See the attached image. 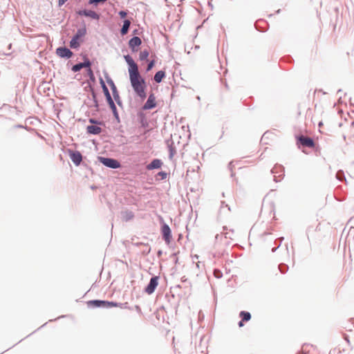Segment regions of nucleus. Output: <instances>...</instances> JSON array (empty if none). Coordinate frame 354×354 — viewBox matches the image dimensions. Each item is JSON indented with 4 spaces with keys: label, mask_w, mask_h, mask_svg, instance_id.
Returning <instances> with one entry per match:
<instances>
[{
    "label": "nucleus",
    "mask_w": 354,
    "mask_h": 354,
    "mask_svg": "<svg viewBox=\"0 0 354 354\" xmlns=\"http://www.w3.org/2000/svg\"><path fill=\"white\" fill-rule=\"evenodd\" d=\"M102 89L104 97L109 95V94H111L107 86H102Z\"/></svg>",
    "instance_id": "obj_44"
},
{
    "label": "nucleus",
    "mask_w": 354,
    "mask_h": 354,
    "mask_svg": "<svg viewBox=\"0 0 354 354\" xmlns=\"http://www.w3.org/2000/svg\"><path fill=\"white\" fill-rule=\"evenodd\" d=\"M83 66L80 62H78L74 65L72 66L71 67V71L73 72V73H77V72H79L80 71L82 68H83Z\"/></svg>",
    "instance_id": "obj_34"
},
{
    "label": "nucleus",
    "mask_w": 354,
    "mask_h": 354,
    "mask_svg": "<svg viewBox=\"0 0 354 354\" xmlns=\"http://www.w3.org/2000/svg\"><path fill=\"white\" fill-rule=\"evenodd\" d=\"M110 109L111 110V111L113 113V115L115 120L117 121L118 123H120V118L119 113L118 111L116 105L115 104L114 106H112V108H110Z\"/></svg>",
    "instance_id": "obj_30"
},
{
    "label": "nucleus",
    "mask_w": 354,
    "mask_h": 354,
    "mask_svg": "<svg viewBox=\"0 0 354 354\" xmlns=\"http://www.w3.org/2000/svg\"><path fill=\"white\" fill-rule=\"evenodd\" d=\"M124 59L128 66L130 83L135 94L141 100H145L147 84L145 79L141 76L138 71V64L129 54L124 55Z\"/></svg>",
    "instance_id": "obj_1"
},
{
    "label": "nucleus",
    "mask_w": 354,
    "mask_h": 354,
    "mask_svg": "<svg viewBox=\"0 0 354 354\" xmlns=\"http://www.w3.org/2000/svg\"><path fill=\"white\" fill-rule=\"evenodd\" d=\"M278 268L281 273L285 274L288 272L289 267L287 264L281 263L279 265Z\"/></svg>",
    "instance_id": "obj_33"
},
{
    "label": "nucleus",
    "mask_w": 354,
    "mask_h": 354,
    "mask_svg": "<svg viewBox=\"0 0 354 354\" xmlns=\"http://www.w3.org/2000/svg\"><path fill=\"white\" fill-rule=\"evenodd\" d=\"M149 50L147 49H145V50L140 51V53L139 54V59L140 61L147 60L149 57Z\"/></svg>",
    "instance_id": "obj_32"
},
{
    "label": "nucleus",
    "mask_w": 354,
    "mask_h": 354,
    "mask_svg": "<svg viewBox=\"0 0 354 354\" xmlns=\"http://www.w3.org/2000/svg\"><path fill=\"white\" fill-rule=\"evenodd\" d=\"M245 322H242V319H241V320L238 322V326L241 328V327H243L244 325H245Z\"/></svg>",
    "instance_id": "obj_51"
},
{
    "label": "nucleus",
    "mask_w": 354,
    "mask_h": 354,
    "mask_svg": "<svg viewBox=\"0 0 354 354\" xmlns=\"http://www.w3.org/2000/svg\"><path fill=\"white\" fill-rule=\"evenodd\" d=\"M75 13L78 16L89 17L91 19L97 20V21L100 20V17H101L100 13H97V12H95L93 10H88L86 8H83V9L76 10Z\"/></svg>",
    "instance_id": "obj_9"
},
{
    "label": "nucleus",
    "mask_w": 354,
    "mask_h": 354,
    "mask_svg": "<svg viewBox=\"0 0 354 354\" xmlns=\"http://www.w3.org/2000/svg\"><path fill=\"white\" fill-rule=\"evenodd\" d=\"M68 0H58V6H62Z\"/></svg>",
    "instance_id": "obj_49"
},
{
    "label": "nucleus",
    "mask_w": 354,
    "mask_h": 354,
    "mask_svg": "<svg viewBox=\"0 0 354 354\" xmlns=\"http://www.w3.org/2000/svg\"><path fill=\"white\" fill-rule=\"evenodd\" d=\"M280 11H281V10H280V9H279V10H277L276 11V13H277V14H279V13L280 12Z\"/></svg>",
    "instance_id": "obj_64"
},
{
    "label": "nucleus",
    "mask_w": 354,
    "mask_h": 354,
    "mask_svg": "<svg viewBox=\"0 0 354 354\" xmlns=\"http://www.w3.org/2000/svg\"><path fill=\"white\" fill-rule=\"evenodd\" d=\"M122 219L123 221L128 222L133 219L135 216L134 213L131 210H125L121 212Z\"/></svg>",
    "instance_id": "obj_20"
},
{
    "label": "nucleus",
    "mask_w": 354,
    "mask_h": 354,
    "mask_svg": "<svg viewBox=\"0 0 354 354\" xmlns=\"http://www.w3.org/2000/svg\"><path fill=\"white\" fill-rule=\"evenodd\" d=\"M342 89H339V90L337 91V93H342Z\"/></svg>",
    "instance_id": "obj_63"
},
{
    "label": "nucleus",
    "mask_w": 354,
    "mask_h": 354,
    "mask_svg": "<svg viewBox=\"0 0 354 354\" xmlns=\"http://www.w3.org/2000/svg\"><path fill=\"white\" fill-rule=\"evenodd\" d=\"M100 127L101 126L88 125L86 128V133L93 136L100 135L102 131V129Z\"/></svg>",
    "instance_id": "obj_16"
},
{
    "label": "nucleus",
    "mask_w": 354,
    "mask_h": 354,
    "mask_svg": "<svg viewBox=\"0 0 354 354\" xmlns=\"http://www.w3.org/2000/svg\"><path fill=\"white\" fill-rule=\"evenodd\" d=\"M234 167V161H230L228 164V169L231 171V177H234L235 174L232 171L233 168Z\"/></svg>",
    "instance_id": "obj_41"
},
{
    "label": "nucleus",
    "mask_w": 354,
    "mask_h": 354,
    "mask_svg": "<svg viewBox=\"0 0 354 354\" xmlns=\"http://www.w3.org/2000/svg\"><path fill=\"white\" fill-rule=\"evenodd\" d=\"M239 316L242 319V322H249L252 318L251 313L246 310L240 311Z\"/></svg>",
    "instance_id": "obj_23"
},
{
    "label": "nucleus",
    "mask_w": 354,
    "mask_h": 354,
    "mask_svg": "<svg viewBox=\"0 0 354 354\" xmlns=\"http://www.w3.org/2000/svg\"><path fill=\"white\" fill-rule=\"evenodd\" d=\"M87 33V28L85 22L83 21L81 27L78 28L75 35L71 37L69 46L72 49L78 50L84 41V37Z\"/></svg>",
    "instance_id": "obj_2"
},
{
    "label": "nucleus",
    "mask_w": 354,
    "mask_h": 354,
    "mask_svg": "<svg viewBox=\"0 0 354 354\" xmlns=\"http://www.w3.org/2000/svg\"><path fill=\"white\" fill-rule=\"evenodd\" d=\"M311 351H303L302 352H297L295 354H308Z\"/></svg>",
    "instance_id": "obj_52"
},
{
    "label": "nucleus",
    "mask_w": 354,
    "mask_h": 354,
    "mask_svg": "<svg viewBox=\"0 0 354 354\" xmlns=\"http://www.w3.org/2000/svg\"><path fill=\"white\" fill-rule=\"evenodd\" d=\"M155 65H156V60H154V59L150 60L147 64L146 69H145V72L148 73L149 71L152 70L153 68L155 66Z\"/></svg>",
    "instance_id": "obj_37"
},
{
    "label": "nucleus",
    "mask_w": 354,
    "mask_h": 354,
    "mask_svg": "<svg viewBox=\"0 0 354 354\" xmlns=\"http://www.w3.org/2000/svg\"><path fill=\"white\" fill-rule=\"evenodd\" d=\"M181 281L182 282H187L188 281V279L184 276V277H183L181 278Z\"/></svg>",
    "instance_id": "obj_57"
},
{
    "label": "nucleus",
    "mask_w": 354,
    "mask_h": 354,
    "mask_svg": "<svg viewBox=\"0 0 354 354\" xmlns=\"http://www.w3.org/2000/svg\"><path fill=\"white\" fill-rule=\"evenodd\" d=\"M82 59L83 62H81V63L83 67L85 68L86 70L91 68L93 62L88 59V56L86 55H82Z\"/></svg>",
    "instance_id": "obj_24"
},
{
    "label": "nucleus",
    "mask_w": 354,
    "mask_h": 354,
    "mask_svg": "<svg viewBox=\"0 0 354 354\" xmlns=\"http://www.w3.org/2000/svg\"><path fill=\"white\" fill-rule=\"evenodd\" d=\"M160 232L162 239L167 244H169L172 240L171 230L163 220L160 223Z\"/></svg>",
    "instance_id": "obj_7"
},
{
    "label": "nucleus",
    "mask_w": 354,
    "mask_h": 354,
    "mask_svg": "<svg viewBox=\"0 0 354 354\" xmlns=\"http://www.w3.org/2000/svg\"><path fill=\"white\" fill-rule=\"evenodd\" d=\"M285 247H286V249L287 253L288 254V253H289V251H288V243H286V244H285Z\"/></svg>",
    "instance_id": "obj_61"
},
{
    "label": "nucleus",
    "mask_w": 354,
    "mask_h": 354,
    "mask_svg": "<svg viewBox=\"0 0 354 354\" xmlns=\"http://www.w3.org/2000/svg\"><path fill=\"white\" fill-rule=\"evenodd\" d=\"M213 274L215 278L221 279L223 277V273L221 270L215 268L213 271Z\"/></svg>",
    "instance_id": "obj_38"
},
{
    "label": "nucleus",
    "mask_w": 354,
    "mask_h": 354,
    "mask_svg": "<svg viewBox=\"0 0 354 354\" xmlns=\"http://www.w3.org/2000/svg\"><path fill=\"white\" fill-rule=\"evenodd\" d=\"M168 173L165 171H160L156 175V179L157 180H162L167 178Z\"/></svg>",
    "instance_id": "obj_31"
},
{
    "label": "nucleus",
    "mask_w": 354,
    "mask_h": 354,
    "mask_svg": "<svg viewBox=\"0 0 354 354\" xmlns=\"http://www.w3.org/2000/svg\"><path fill=\"white\" fill-rule=\"evenodd\" d=\"M108 0H88L87 2L88 6H91L97 8L100 5L104 4Z\"/></svg>",
    "instance_id": "obj_25"
},
{
    "label": "nucleus",
    "mask_w": 354,
    "mask_h": 354,
    "mask_svg": "<svg viewBox=\"0 0 354 354\" xmlns=\"http://www.w3.org/2000/svg\"><path fill=\"white\" fill-rule=\"evenodd\" d=\"M323 125H324V124H323V122H322V121H320V122L318 123V127H319V128H321Z\"/></svg>",
    "instance_id": "obj_59"
},
{
    "label": "nucleus",
    "mask_w": 354,
    "mask_h": 354,
    "mask_svg": "<svg viewBox=\"0 0 354 354\" xmlns=\"http://www.w3.org/2000/svg\"><path fill=\"white\" fill-rule=\"evenodd\" d=\"M224 206L227 207V209L230 211V207L227 204H225V201H222L221 209L223 208Z\"/></svg>",
    "instance_id": "obj_48"
},
{
    "label": "nucleus",
    "mask_w": 354,
    "mask_h": 354,
    "mask_svg": "<svg viewBox=\"0 0 354 354\" xmlns=\"http://www.w3.org/2000/svg\"><path fill=\"white\" fill-rule=\"evenodd\" d=\"M271 173L274 175V181L280 182L285 176V168L281 165L276 164L271 169Z\"/></svg>",
    "instance_id": "obj_10"
},
{
    "label": "nucleus",
    "mask_w": 354,
    "mask_h": 354,
    "mask_svg": "<svg viewBox=\"0 0 354 354\" xmlns=\"http://www.w3.org/2000/svg\"><path fill=\"white\" fill-rule=\"evenodd\" d=\"M129 11L127 10H120L118 12V15L121 19L124 20V19H127V16L128 15Z\"/></svg>",
    "instance_id": "obj_40"
},
{
    "label": "nucleus",
    "mask_w": 354,
    "mask_h": 354,
    "mask_svg": "<svg viewBox=\"0 0 354 354\" xmlns=\"http://www.w3.org/2000/svg\"><path fill=\"white\" fill-rule=\"evenodd\" d=\"M284 237L281 236L277 239H274V244L275 245L274 247H273L271 249L272 252H275L277 250L281 245L282 241H283Z\"/></svg>",
    "instance_id": "obj_27"
},
{
    "label": "nucleus",
    "mask_w": 354,
    "mask_h": 354,
    "mask_svg": "<svg viewBox=\"0 0 354 354\" xmlns=\"http://www.w3.org/2000/svg\"><path fill=\"white\" fill-rule=\"evenodd\" d=\"M145 243H142V242H138V243H135V245H136V246H139V245H144V246H145Z\"/></svg>",
    "instance_id": "obj_58"
},
{
    "label": "nucleus",
    "mask_w": 354,
    "mask_h": 354,
    "mask_svg": "<svg viewBox=\"0 0 354 354\" xmlns=\"http://www.w3.org/2000/svg\"><path fill=\"white\" fill-rule=\"evenodd\" d=\"M162 251L161 250H158L157 251V257L158 258H160L162 256Z\"/></svg>",
    "instance_id": "obj_53"
},
{
    "label": "nucleus",
    "mask_w": 354,
    "mask_h": 354,
    "mask_svg": "<svg viewBox=\"0 0 354 354\" xmlns=\"http://www.w3.org/2000/svg\"><path fill=\"white\" fill-rule=\"evenodd\" d=\"M162 164L163 162L160 159L154 158L147 165V169L148 170L158 169L161 168Z\"/></svg>",
    "instance_id": "obj_17"
},
{
    "label": "nucleus",
    "mask_w": 354,
    "mask_h": 354,
    "mask_svg": "<svg viewBox=\"0 0 354 354\" xmlns=\"http://www.w3.org/2000/svg\"><path fill=\"white\" fill-rule=\"evenodd\" d=\"M268 26V23L263 19H259L254 24V27L257 30L261 32H265L267 31Z\"/></svg>",
    "instance_id": "obj_19"
},
{
    "label": "nucleus",
    "mask_w": 354,
    "mask_h": 354,
    "mask_svg": "<svg viewBox=\"0 0 354 354\" xmlns=\"http://www.w3.org/2000/svg\"><path fill=\"white\" fill-rule=\"evenodd\" d=\"M142 44L141 39L138 36H133L128 41V46L131 53H137Z\"/></svg>",
    "instance_id": "obj_13"
},
{
    "label": "nucleus",
    "mask_w": 354,
    "mask_h": 354,
    "mask_svg": "<svg viewBox=\"0 0 354 354\" xmlns=\"http://www.w3.org/2000/svg\"><path fill=\"white\" fill-rule=\"evenodd\" d=\"M223 239V235L221 234H217L216 236H215V240L216 242H218L220 240H221Z\"/></svg>",
    "instance_id": "obj_50"
},
{
    "label": "nucleus",
    "mask_w": 354,
    "mask_h": 354,
    "mask_svg": "<svg viewBox=\"0 0 354 354\" xmlns=\"http://www.w3.org/2000/svg\"><path fill=\"white\" fill-rule=\"evenodd\" d=\"M92 100L93 102V105H90V107H95L96 111H100V103L97 100V93L95 91L92 90V93H91Z\"/></svg>",
    "instance_id": "obj_21"
},
{
    "label": "nucleus",
    "mask_w": 354,
    "mask_h": 354,
    "mask_svg": "<svg viewBox=\"0 0 354 354\" xmlns=\"http://www.w3.org/2000/svg\"><path fill=\"white\" fill-rule=\"evenodd\" d=\"M157 106V103L156 101V97L154 93H151L149 94L146 102L142 106V110H151L156 108Z\"/></svg>",
    "instance_id": "obj_14"
},
{
    "label": "nucleus",
    "mask_w": 354,
    "mask_h": 354,
    "mask_svg": "<svg viewBox=\"0 0 354 354\" xmlns=\"http://www.w3.org/2000/svg\"><path fill=\"white\" fill-rule=\"evenodd\" d=\"M168 151H169V158L171 160L173 158L174 155L176 153V149L175 146L174 145V142H171V144H167Z\"/></svg>",
    "instance_id": "obj_26"
},
{
    "label": "nucleus",
    "mask_w": 354,
    "mask_h": 354,
    "mask_svg": "<svg viewBox=\"0 0 354 354\" xmlns=\"http://www.w3.org/2000/svg\"><path fill=\"white\" fill-rule=\"evenodd\" d=\"M88 308H111L118 306L117 301L102 299H91L86 301Z\"/></svg>",
    "instance_id": "obj_3"
},
{
    "label": "nucleus",
    "mask_w": 354,
    "mask_h": 354,
    "mask_svg": "<svg viewBox=\"0 0 354 354\" xmlns=\"http://www.w3.org/2000/svg\"><path fill=\"white\" fill-rule=\"evenodd\" d=\"M122 23V26L120 29V34L122 37H124L129 32L131 22L130 19H124Z\"/></svg>",
    "instance_id": "obj_18"
},
{
    "label": "nucleus",
    "mask_w": 354,
    "mask_h": 354,
    "mask_svg": "<svg viewBox=\"0 0 354 354\" xmlns=\"http://www.w3.org/2000/svg\"><path fill=\"white\" fill-rule=\"evenodd\" d=\"M99 82H100V84L101 88H102V86H106V85L105 82L104 81V80L102 79V77H100V78H99Z\"/></svg>",
    "instance_id": "obj_47"
},
{
    "label": "nucleus",
    "mask_w": 354,
    "mask_h": 354,
    "mask_svg": "<svg viewBox=\"0 0 354 354\" xmlns=\"http://www.w3.org/2000/svg\"><path fill=\"white\" fill-rule=\"evenodd\" d=\"M55 53L59 57L66 59H71L74 55L73 51L65 46L57 48Z\"/></svg>",
    "instance_id": "obj_12"
},
{
    "label": "nucleus",
    "mask_w": 354,
    "mask_h": 354,
    "mask_svg": "<svg viewBox=\"0 0 354 354\" xmlns=\"http://www.w3.org/2000/svg\"><path fill=\"white\" fill-rule=\"evenodd\" d=\"M137 120L138 123L140 125V127L143 129H146L149 127V122L147 118L146 114L143 112L142 110L139 111L137 113Z\"/></svg>",
    "instance_id": "obj_15"
},
{
    "label": "nucleus",
    "mask_w": 354,
    "mask_h": 354,
    "mask_svg": "<svg viewBox=\"0 0 354 354\" xmlns=\"http://www.w3.org/2000/svg\"><path fill=\"white\" fill-rule=\"evenodd\" d=\"M336 178L339 181H342L343 180H346L344 173L342 170H339L336 173ZM346 182V180H345Z\"/></svg>",
    "instance_id": "obj_36"
},
{
    "label": "nucleus",
    "mask_w": 354,
    "mask_h": 354,
    "mask_svg": "<svg viewBox=\"0 0 354 354\" xmlns=\"http://www.w3.org/2000/svg\"><path fill=\"white\" fill-rule=\"evenodd\" d=\"M151 252V247L148 243L145 244V248L142 251V254L144 256L148 255Z\"/></svg>",
    "instance_id": "obj_39"
},
{
    "label": "nucleus",
    "mask_w": 354,
    "mask_h": 354,
    "mask_svg": "<svg viewBox=\"0 0 354 354\" xmlns=\"http://www.w3.org/2000/svg\"><path fill=\"white\" fill-rule=\"evenodd\" d=\"M105 99L109 108H112V106L115 104L114 102V99L111 94H109V95L105 96Z\"/></svg>",
    "instance_id": "obj_35"
},
{
    "label": "nucleus",
    "mask_w": 354,
    "mask_h": 354,
    "mask_svg": "<svg viewBox=\"0 0 354 354\" xmlns=\"http://www.w3.org/2000/svg\"><path fill=\"white\" fill-rule=\"evenodd\" d=\"M103 73H104L106 82L109 84V86H110V88H111V90L112 91V95H113V97L114 100L115 101L116 104L119 106L122 107V100L120 99V95H119V92L118 91V88H117V87H116L113 80H112V78L110 77V75H109V73L106 71H104Z\"/></svg>",
    "instance_id": "obj_4"
},
{
    "label": "nucleus",
    "mask_w": 354,
    "mask_h": 354,
    "mask_svg": "<svg viewBox=\"0 0 354 354\" xmlns=\"http://www.w3.org/2000/svg\"><path fill=\"white\" fill-rule=\"evenodd\" d=\"M296 144L298 148L308 147L313 149L315 146V142L312 138L306 137L303 134L295 135Z\"/></svg>",
    "instance_id": "obj_6"
},
{
    "label": "nucleus",
    "mask_w": 354,
    "mask_h": 354,
    "mask_svg": "<svg viewBox=\"0 0 354 354\" xmlns=\"http://www.w3.org/2000/svg\"><path fill=\"white\" fill-rule=\"evenodd\" d=\"M88 86L84 88V89L86 91H89L90 93H92V90L95 91L94 84L92 83H88Z\"/></svg>",
    "instance_id": "obj_43"
},
{
    "label": "nucleus",
    "mask_w": 354,
    "mask_h": 354,
    "mask_svg": "<svg viewBox=\"0 0 354 354\" xmlns=\"http://www.w3.org/2000/svg\"><path fill=\"white\" fill-rule=\"evenodd\" d=\"M14 128H15V129H25L27 131H30V130L32 129V128H30V127H28L26 125L24 126L23 124H19L15 125Z\"/></svg>",
    "instance_id": "obj_42"
},
{
    "label": "nucleus",
    "mask_w": 354,
    "mask_h": 354,
    "mask_svg": "<svg viewBox=\"0 0 354 354\" xmlns=\"http://www.w3.org/2000/svg\"><path fill=\"white\" fill-rule=\"evenodd\" d=\"M89 123H91V125H95V126H105V123L103 120H100L94 118H90L88 119Z\"/></svg>",
    "instance_id": "obj_29"
},
{
    "label": "nucleus",
    "mask_w": 354,
    "mask_h": 354,
    "mask_svg": "<svg viewBox=\"0 0 354 354\" xmlns=\"http://www.w3.org/2000/svg\"><path fill=\"white\" fill-rule=\"evenodd\" d=\"M135 308H136V311H137L138 313H141V308H140V307L139 306L136 305V306H135Z\"/></svg>",
    "instance_id": "obj_56"
},
{
    "label": "nucleus",
    "mask_w": 354,
    "mask_h": 354,
    "mask_svg": "<svg viewBox=\"0 0 354 354\" xmlns=\"http://www.w3.org/2000/svg\"><path fill=\"white\" fill-rule=\"evenodd\" d=\"M66 153L68 155L70 159L75 166L80 165L83 159V156L80 151L72 149H67Z\"/></svg>",
    "instance_id": "obj_8"
},
{
    "label": "nucleus",
    "mask_w": 354,
    "mask_h": 354,
    "mask_svg": "<svg viewBox=\"0 0 354 354\" xmlns=\"http://www.w3.org/2000/svg\"><path fill=\"white\" fill-rule=\"evenodd\" d=\"M207 4H208V6L210 8V9H211V10H213V8H214V6H213V4L212 3V1H209Z\"/></svg>",
    "instance_id": "obj_55"
},
{
    "label": "nucleus",
    "mask_w": 354,
    "mask_h": 354,
    "mask_svg": "<svg viewBox=\"0 0 354 354\" xmlns=\"http://www.w3.org/2000/svg\"><path fill=\"white\" fill-rule=\"evenodd\" d=\"M118 306L116 307H120V308H129L128 303H119L117 302Z\"/></svg>",
    "instance_id": "obj_45"
},
{
    "label": "nucleus",
    "mask_w": 354,
    "mask_h": 354,
    "mask_svg": "<svg viewBox=\"0 0 354 354\" xmlns=\"http://www.w3.org/2000/svg\"><path fill=\"white\" fill-rule=\"evenodd\" d=\"M319 92L322 93L323 94H326V93L324 92L322 89L319 90Z\"/></svg>",
    "instance_id": "obj_62"
},
{
    "label": "nucleus",
    "mask_w": 354,
    "mask_h": 354,
    "mask_svg": "<svg viewBox=\"0 0 354 354\" xmlns=\"http://www.w3.org/2000/svg\"><path fill=\"white\" fill-rule=\"evenodd\" d=\"M86 73L89 78L88 83H92L93 84H95L96 82V79H95V75L93 73L92 68L87 69Z\"/></svg>",
    "instance_id": "obj_28"
},
{
    "label": "nucleus",
    "mask_w": 354,
    "mask_h": 354,
    "mask_svg": "<svg viewBox=\"0 0 354 354\" xmlns=\"http://www.w3.org/2000/svg\"><path fill=\"white\" fill-rule=\"evenodd\" d=\"M139 34V32H138V29H134L133 31H132V35H133V36H136V35H138Z\"/></svg>",
    "instance_id": "obj_54"
},
{
    "label": "nucleus",
    "mask_w": 354,
    "mask_h": 354,
    "mask_svg": "<svg viewBox=\"0 0 354 354\" xmlns=\"http://www.w3.org/2000/svg\"><path fill=\"white\" fill-rule=\"evenodd\" d=\"M97 159L100 163L107 168L116 169L122 167L120 162L113 158L98 156Z\"/></svg>",
    "instance_id": "obj_5"
},
{
    "label": "nucleus",
    "mask_w": 354,
    "mask_h": 354,
    "mask_svg": "<svg viewBox=\"0 0 354 354\" xmlns=\"http://www.w3.org/2000/svg\"><path fill=\"white\" fill-rule=\"evenodd\" d=\"M283 59H284L287 62H288V63L292 64V63H293V62H294V59H293V58H292L291 56H290V55H288V56H286V57H283Z\"/></svg>",
    "instance_id": "obj_46"
},
{
    "label": "nucleus",
    "mask_w": 354,
    "mask_h": 354,
    "mask_svg": "<svg viewBox=\"0 0 354 354\" xmlns=\"http://www.w3.org/2000/svg\"><path fill=\"white\" fill-rule=\"evenodd\" d=\"M166 77V72L164 70H160L157 71L153 77V80L156 83H160L163 79Z\"/></svg>",
    "instance_id": "obj_22"
},
{
    "label": "nucleus",
    "mask_w": 354,
    "mask_h": 354,
    "mask_svg": "<svg viewBox=\"0 0 354 354\" xmlns=\"http://www.w3.org/2000/svg\"><path fill=\"white\" fill-rule=\"evenodd\" d=\"M271 234L270 232H264L263 234H262L263 236H267V235H270Z\"/></svg>",
    "instance_id": "obj_60"
},
{
    "label": "nucleus",
    "mask_w": 354,
    "mask_h": 354,
    "mask_svg": "<svg viewBox=\"0 0 354 354\" xmlns=\"http://www.w3.org/2000/svg\"><path fill=\"white\" fill-rule=\"evenodd\" d=\"M159 276L153 275L149 280L148 284L145 287L144 292L148 295L153 294L158 286Z\"/></svg>",
    "instance_id": "obj_11"
}]
</instances>
